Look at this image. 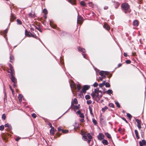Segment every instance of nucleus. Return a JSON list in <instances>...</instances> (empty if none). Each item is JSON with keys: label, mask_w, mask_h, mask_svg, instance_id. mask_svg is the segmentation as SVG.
I'll list each match as a JSON object with an SVG mask.
<instances>
[{"label": "nucleus", "mask_w": 146, "mask_h": 146, "mask_svg": "<svg viewBox=\"0 0 146 146\" xmlns=\"http://www.w3.org/2000/svg\"><path fill=\"white\" fill-rule=\"evenodd\" d=\"M121 7L122 10L125 14L129 13L131 12L130 6L127 3H124L122 4Z\"/></svg>", "instance_id": "1"}, {"label": "nucleus", "mask_w": 146, "mask_h": 146, "mask_svg": "<svg viewBox=\"0 0 146 146\" xmlns=\"http://www.w3.org/2000/svg\"><path fill=\"white\" fill-rule=\"evenodd\" d=\"M25 34L26 36L28 37H32L36 39H38V38L35 34H33L30 32H29L27 30H25Z\"/></svg>", "instance_id": "2"}, {"label": "nucleus", "mask_w": 146, "mask_h": 146, "mask_svg": "<svg viewBox=\"0 0 146 146\" xmlns=\"http://www.w3.org/2000/svg\"><path fill=\"white\" fill-rule=\"evenodd\" d=\"M9 66L10 68V71L9 70V69L7 71L8 73H10L11 74H11H15V72L14 69L12 66L11 64H9Z\"/></svg>", "instance_id": "3"}, {"label": "nucleus", "mask_w": 146, "mask_h": 146, "mask_svg": "<svg viewBox=\"0 0 146 146\" xmlns=\"http://www.w3.org/2000/svg\"><path fill=\"white\" fill-rule=\"evenodd\" d=\"M90 88V86L88 85H84L82 87V92L84 94L86 92V91L88 90Z\"/></svg>", "instance_id": "4"}, {"label": "nucleus", "mask_w": 146, "mask_h": 146, "mask_svg": "<svg viewBox=\"0 0 146 146\" xmlns=\"http://www.w3.org/2000/svg\"><path fill=\"white\" fill-rule=\"evenodd\" d=\"M112 2L113 3V5L116 9H117L120 4V3L115 1V0H112Z\"/></svg>", "instance_id": "5"}, {"label": "nucleus", "mask_w": 146, "mask_h": 146, "mask_svg": "<svg viewBox=\"0 0 146 146\" xmlns=\"http://www.w3.org/2000/svg\"><path fill=\"white\" fill-rule=\"evenodd\" d=\"M16 19V15L13 13H11L10 18V21L11 22H13Z\"/></svg>", "instance_id": "6"}, {"label": "nucleus", "mask_w": 146, "mask_h": 146, "mask_svg": "<svg viewBox=\"0 0 146 146\" xmlns=\"http://www.w3.org/2000/svg\"><path fill=\"white\" fill-rule=\"evenodd\" d=\"M15 75V74L11 75V79L13 84H17V80L14 76Z\"/></svg>", "instance_id": "7"}, {"label": "nucleus", "mask_w": 146, "mask_h": 146, "mask_svg": "<svg viewBox=\"0 0 146 146\" xmlns=\"http://www.w3.org/2000/svg\"><path fill=\"white\" fill-rule=\"evenodd\" d=\"M105 137L104 135L102 133H99V135L97 136V138L98 140H101L103 139Z\"/></svg>", "instance_id": "8"}, {"label": "nucleus", "mask_w": 146, "mask_h": 146, "mask_svg": "<svg viewBox=\"0 0 146 146\" xmlns=\"http://www.w3.org/2000/svg\"><path fill=\"white\" fill-rule=\"evenodd\" d=\"M58 132H57L56 134V136H57L56 137H59L61 135L62 133H59V132H60V131H62V132L63 130V129H61V127H59L58 128Z\"/></svg>", "instance_id": "9"}, {"label": "nucleus", "mask_w": 146, "mask_h": 146, "mask_svg": "<svg viewBox=\"0 0 146 146\" xmlns=\"http://www.w3.org/2000/svg\"><path fill=\"white\" fill-rule=\"evenodd\" d=\"M109 74V72L107 71H102L100 72L99 74L100 75L102 76L104 75H108Z\"/></svg>", "instance_id": "10"}, {"label": "nucleus", "mask_w": 146, "mask_h": 146, "mask_svg": "<svg viewBox=\"0 0 146 146\" xmlns=\"http://www.w3.org/2000/svg\"><path fill=\"white\" fill-rule=\"evenodd\" d=\"M135 120L137 123V127L138 128L140 129L141 128V121L137 119H136Z\"/></svg>", "instance_id": "11"}, {"label": "nucleus", "mask_w": 146, "mask_h": 146, "mask_svg": "<svg viewBox=\"0 0 146 146\" xmlns=\"http://www.w3.org/2000/svg\"><path fill=\"white\" fill-rule=\"evenodd\" d=\"M8 31V29H6L3 31L1 32L0 34L1 35H4V37L6 38V37L7 36V33Z\"/></svg>", "instance_id": "12"}, {"label": "nucleus", "mask_w": 146, "mask_h": 146, "mask_svg": "<svg viewBox=\"0 0 146 146\" xmlns=\"http://www.w3.org/2000/svg\"><path fill=\"white\" fill-rule=\"evenodd\" d=\"M29 17L34 18L36 17L35 12L31 11V13L29 14Z\"/></svg>", "instance_id": "13"}, {"label": "nucleus", "mask_w": 146, "mask_h": 146, "mask_svg": "<svg viewBox=\"0 0 146 146\" xmlns=\"http://www.w3.org/2000/svg\"><path fill=\"white\" fill-rule=\"evenodd\" d=\"M82 17L80 16H78L77 19L78 23L81 24L82 23Z\"/></svg>", "instance_id": "14"}, {"label": "nucleus", "mask_w": 146, "mask_h": 146, "mask_svg": "<svg viewBox=\"0 0 146 146\" xmlns=\"http://www.w3.org/2000/svg\"><path fill=\"white\" fill-rule=\"evenodd\" d=\"M91 95L93 98L95 97H98L99 96V93H95L93 92L91 94Z\"/></svg>", "instance_id": "15"}, {"label": "nucleus", "mask_w": 146, "mask_h": 146, "mask_svg": "<svg viewBox=\"0 0 146 146\" xmlns=\"http://www.w3.org/2000/svg\"><path fill=\"white\" fill-rule=\"evenodd\" d=\"M104 27L108 31L110 29V27L106 23H105L104 25Z\"/></svg>", "instance_id": "16"}, {"label": "nucleus", "mask_w": 146, "mask_h": 146, "mask_svg": "<svg viewBox=\"0 0 146 146\" xmlns=\"http://www.w3.org/2000/svg\"><path fill=\"white\" fill-rule=\"evenodd\" d=\"M77 113L79 115L80 117L82 118H84V115L83 113L81 112L80 110L77 111Z\"/></svg>", "instance_id": "17"}, {"label": "nucleus", "mask_w": 146, "mask_h": 146, "mask_svg": "<svg viewBox=\"0 0 146 146\" xmlns=\"http://www.w3.org/2000/svg\"><path fill=\"white\" fill-rule=\"evenodd\" d=\"M78 103L77 100L76 98H75L74 100L71 102V106H74V104H77Z\"/></svg>", "instance_id": "18"}, {"label": "nucleus", "mask_w": 146, "mask_h": 146, "mask_svg": "<svg viewBox=\"0 0 146 146\" xmlns=\"http://www.w3.org/2000/svg\"><path fill=\"white\" fill-rule=\"evenodd\" d=\"M139 25L138 21L137 20H135L133 23V25L135 27H137Z\"/></svg>", "instance_id": "19"}, {"label": "nucleus", "mask_w": 146, "mask_h": 146, "mask_svg": "<svg viewBox=\"0 0 146 146\" xmlns=\"http://www.w3.org/2000/svg\"><path fill=\"white\" fill-rule=\"evenodd\" d=\"M78 49L79 51L83 53L85 52H86L85 49L84 48L79 46L78 47Z\"/></svg>", "instance_id": "20"}, {"label": "nucleus", "mask_w": 146, "mask_h": 146, "mask_svg": "<svg viewBox=\"0 0 146 146\" xmlns=\"http://www.w3.org/2000/svg\"><path fill=\"white\" fill-rule=\"evenodd\" d=\"M10 62L11 63H13L14 60V58L13 56L11 54H10Z\"/></svg>", "instance_id": "21"}, {"label": "nucleus", "mask_w": 146, "mask_h": 146, "mask_svg": "<svg viewBox=\"0 0 146 146\" xmlns=\"http://www.w3.org/2000/svg\"><path fill=\"white\" fill-rule=\"evenodd\" d=\"M71 107L74 109L75 110H77L79 109L80 107V104H78L77 106L74 105L73 106H72Z\"/></svg>", "instance_id": "22"}, {"label": "nucleus", "mask_w": 146, "mask_h": 146, "mask_svg": "<svg viewBox=\"0 0 146 146\" xmlns=\"http://www.w3.org/2000/svg\"><path fill=\"white\" fill-rule=\"evenodd\" d=\"M140 143H141L142 144V146L143 145H146V142L145 140L143 139L139 141V144H140Z\"/></svg>", "instance_id": "23"}, {"label": "nucleus", "mask_w": 146, "mask_h": 146, "mask_svg": "<svg viewBox=\"0 0 146 146\" xmlns=\"http://www.w3.org/2000/svg\"><path fill=\"white\" fill-rule=\"evenodd\" d=\"M49 24H50V26L52 28H55L56 27V25L54 24L53 23H52V22H51V21H50Z\"/></svg>", "instance_id": "24"}, {"label": "nucleus", "mask_w": 146, "mask_h": 146, "mask_svg": "<svg viewBox=\"0 0 146 146\" xmlns=\"http://www.w3.org/2000/svg\"><path fill=\"white\" fill-rule=\"evenodd\" d=\"M105 135L108 138L111 139L112 138L111 135L110 134H109L108 132H106L105 133Z\"/></svg>", "instance_id": "25"}, {"label": "nucleus", "mask_w": 146, "mask_h": 146, "mask_svg": "<svg viewBox=\"0 0 146 146\" xmlns=\"http://www.w3.org/2000/svg\"><path fill=\"white\" fill-rule=\"evenodd\" d=\"M135 134L136 137L137 139H138L139 138V136L138 135V133L137 130H135Z\"/></svg>", "instance_id": "26"}, {"label": "nucleus", "mask_w": 146, "mask_h": 146, "mask_svg": "<svg viewBox=\"0 0 146 146\" xmlns=\"http://www.w3.org/2000/svg\"><path fill=\"white\" fill-rule=\"evenodd\" d=\"M54 127H52L51 128L50 131V133L51 135H53L54 134Z\"/></svg>", "instance_id": "27"}, {"label": "nucleus", "mask_w": 146, "mask_h": 146, "mask_svg": "<svg viewBox=\"0 0 146 146\" xmlns=\"http://www.w3.org/2000/svg\"><path fill=\"white\" fill-rule=\"evenodd\" d=\"M102 143L104 145H107L108 144V141L106 139H103L102 141Z\"/></svg>", "instance_id": "28"}, {"label": "nucleus", "mask_w": 146, "mask_h": 146, "mask_svg": "<svg viewBox=\"0 0 146 146\" xmlns=\"http://www.w3.org/2000/svg\"><path fill=\"white\" fill-rule=\"evenodd\" d=\"M69 2L72 4L75 5L76 4V0H68Z\"/></svg>", "instance_id": "29"}, {"label": "nucleus", "mask_w": 146, "mask_h": 146, "mask_svg": "<svg viewBox=\"0 0 146 146\" xmlns=\"http://www.w3.org/2000/svg\"><path fill=\"white\" fill-rule=\"evenodd\" d=\"M80 5L82 6L86 7V5L84 1H81L80 2Z\"/></svg>", "instance_id": "30"}, {"label": "nucleus", "mask_w": 146, "mask_h": 146, "mask_svg": "<svg viewBox=\"0 0 146 146\" xmlns=\"http://www.w3.org/2000/svg\"><path fill=\"white\" fill-rule=\"evenodd\" d=\"M36 29L37 30H38L39 31L41 32V29L40 28V25H38L37 26H35Z\"/></svg>", "instance_id": "31"}, {"label": "nucleus", "mask_w": 146, "mask_h": 146, "mask_svg": "<svg viewBox=\"0 0 146 146\" xmlns=\"http://www.w3.org/2000/svg\"><path fill=\"white\" fill-rule=\"evenodd\" d=\"M6 118V115L5 113H4L2 115V119L3 120H5Z\"/></svg>", "instance_id": "32"}, {"label": "nucleus", "mask_w": 146, "mask_h": 146, "mask_svg": "<svg viewBox=\"0 0 146 146\" xmlns=\"http://www.w3.org/2000/svg\"><path fill=\"white\" fill-rule=\"evenodd\" d=\"M108 107L106 106L104 108H103L102 109V111L103 112H104L105 111L108 109Z\"/></svg>", "instance_id": "33"}, {"label": "nucleus", "mask_w": 146, "mask_h": 146, "mask_svg": "<svg viewBox=\"0 0 146 146\" xmlns=\"http://www.w3.org/2000/svg\"><path fill=\"white\" fill-rule=\"evenodd\" d=\"M5 127H9L10 129L12 127L11 126H10L9 124L8 123H7L5 125Z\"/></svg>", "instance_id": "34"}, {"label": "nucleus", "mask_w": 146, "mask_h": 146, "mask_svg": "<svg viewBox=\"0 0 146 146\" xmlns=\"http://www.w3.org/2000/svg\"><path fill=\"white\" fill-rule=\"evenodd\" d=\"M113 93V91L111 90H108L107 91V93L108 94H112Z\"/></svg>", "instance_id": "35"}, {"label": "nucleus", "mask_w": 146, "mask_h": 146, "mask_svg": "<svg viewBox=\"0 0 146 146\" xmlns=\"http://www.w3.org/2000/svg\"><path fill=\"white\" fill-rule=\"evenodd\" d=\"M17 22L18 24L21 25L22 24V22L19 19H17Z\"/></svg>", "instance_id": "36"}, {"label": "nucleus", "mask_w": 146, "mask_h": 146, "mask_svg": "<svg viewBox=\"0 0 146 146\" xmlns=\"http://www.w3.org/2000/svg\"><path fill=\"white\" fill-rule=\"evenodd\" d=\"M81 88V86L80 84H78L77 85V90H77L78 92L80 90Z\"/></svg>", "instance_id": "37"}, {"label": "nucleus", "mask_w": 146, "mask_h": 146, "mask_svg": "<svg viewBox=\"0 0 146 146\" xmlns=\"http://www.w3.org/2000/svg\"><path fill=\"white\" fill-rule=\"evenodd\" d=\"M87 137L89 139H92V136L90 135V133H88L87 135Z\"/></svg>", "instance_id": "38"}, {"label": "nucleus", "mask_w": 146, "mask_h": 146, "mask_svg": "<svg viewBox=\"0 0 146 146\" xmlns=\"http://www.w3.org/2000/svg\"><path fill=\"white\" fill-rule=\"evenodd\" d=\"M5 136H6L5 134H3L2 135V137L3 140L6 141L7 139V137H4Z\"/></svg>", "instance_id": "39"}, {"label": "nucleus", "mask_w": 146, "mask_h": 146, "mask_svg": "<svg viewBox=\"0 0 146 146\" xmlns=\"http://www.w3.org/2000/svg\"><path fill=\"white\" fill-rule=\"evenodd\" d=\"M85 98L86 100L89 99L90 98V96L88 95H86L85 96Z\"/></svg>", "instance_id": "40"}, {"label": "nucleus", "mask_w": 146, "mask_h": 146, "mask_svg": "<svg viewBox=\"0 0 146 146\" xmlns=\"http://www.w3.org/2000/svg\"><path fill=\"white\" fill-rule=\"evenodd\" d=\"M92 121L94 123V124L95 125H96L97 124V122L94 119H92Z\"/></svg>", "instance_id": "41"}, {"label": "nucleus", "mask_w": 146, "mask_h": 146, "mask_svg": "<svg viewBox=\"0 0 146 146\" xmlns=\"http://www.w3.org/2000/svg\"><path fill=\"white\" fill-rule=\"evenodd\" d=\"M127 116L130 119H131L132 117V116L129 113H127Z\"/></svg>", "instance_id": "42"}, {"label": "nucleus", "mask_w": 146, "mask_h": 146, "mask_svg": "<svg viewBox=\"0 0 146 146\" xmlns=\"http://www.w3.org/2000/svg\"><path fill=\"white\" fill-rule=\"evenodd\" d=\"M43 13L45 15H46L47 13V11L46 9H44L43 10Z\"/></svg>", "instance_id": "43"}, {"label": "nucleus", "mask_w": 146, "mask_h": 146, "mask_svg": "<svg viewBox=\"0 0 146 146\" xmlns=\"http://www.w3.org/2000/svg\"><path fill=\"white\" fill-rule=\"evenodd\" d=\"M4 129V127L3 125H1L0 126V130L2 131H3Z\"/></svg>", "instance_id": "44"}, {"label": "nucleus", "mask_w": 146, "mask_h": 146, "mask_svg": "<svg viewBox=\"0 0 146 146\" xmlns=\"http://www.w3.org/2000/svg\"><path fill=\"white\" fill-rule=\"evenodd\" d=\"M82 138L85 141H87V137L86 135H84L82 137Z\"/></svg>", "instance_id": "45"}, {"label": "nucleus", "mask_w": 146, "mask_h": 146, "mask_svg": "<svg viewBox=\"0 0 146 146\" xmlns=\"http://www.w3.org/2000/svg\"><path fill=\"white\" fill-rule=\"evenodd\" d=\"M109 106L110 107L114 108V105L112 103H111L109 104Z\"/></svg>", "instance_id": "46"}, {"label": "nucleus", "mask_w": 146, "mask_h": 146, "mask_svg": "<svg viewBox=\"0 0 146 146\" xmlns=\"http://www.w3.org/2000/svg\"><path fill=\"white\" fill-rule=\"evenodd\" d=\"M106 87H110V85L109 83L106 82L105 85Z\"/></svg>", "instance_id": "47"}, {"label": "nucleus", "mask_w": 146, "mask_h": 146, "mask_svg": "<svg viewBox=\"0 0 146 146\" xmlns=\"http://www.w3.org/2000/svg\"><path fill=\"white\" fill-rule=\"evenodd\" d=\"M94 91V92L99 93V89L98 88L95 89Z\"/></svg>", "instance_id": "48"}, {"label": "nucleus", "mask_w": 146, "mask_h": 146, "mask_svg": "<svg viewBox=\"0 0 146 146\" xmlns=\"http://www.w3.org/2000/svg\"><path fill=\"white\" fill-rule=\"evenodd\" d=\"M88 4L90 7H92L94 5L92 2H90Z\"/></svg>", "instance_id": "49"}, {"label": "nucleus", "mask_w": 146, "mask_h": 146, "mask_svg": "<svg viewBox=\"0 0 146 146\" xmlns=\"http://www.w3.org/2000/svg\"><path fill=\"white\" fill-rule=\"evenodd\" d=\"M115 104H116V105L118 107V108H120V105H119V102H116L115 103Z\"/></svg>", "instance_id": "50"}, {"label": "nucleus", "mask_w": 146, "mask_h": 146, "mask_svg": "<svg viewBox=\"0 0 146 146\" xmlns=\"http://www.w3.org/2000/svg\"><path fill=\"white\" fill-rule=\"evenodd\" d=\"M92 102L91 100H88L87 101V103L88 104H91L92 103Z\"/></svg>", "instance_id": "51"}, {"label": "nucleus", "mask_w": 146, "mask_h": 146, "mask_svg": "<svg viewBox=\"0 0 146 146\" xmlns=\"http://www.w3.org/2000/svg\"><path fill=\"white\" fill-rule=\"evenodd\" d=\"M31 116L34 118H35L36 117V114L35 113H33L31 114Z\"/></svg>", "instance_id": "52"}, {"label": "nucleus", "mask_w": 146, "mask_h": 146, "mask_svg": "<svg viewBox=\"0 0 146 146\" xmlns=\"http://www.w3.org/2000/svg\"><path fill=\"white\" fill-rule=\"evenodd\" d=\"M98 85V84L96 82H95L93 85V86L94 87H97Z\"/></svg>", "instance_id": "53"}, {"label": "nucleus", "mask_w": 146, "mask_h": 146, "mask_svg": "<svg viewBox=\"0 0 146 146\" xmlns=\"http://www.w3.org/2000/svg\"><path fill=\"white\" fill-rule=\"evenodd\" d=\"M131 61L129 60H127L125 61V63L127 64H129L130 63Z\"/></svg>", "instance_id": "54"}, {"label": "nucleus", "mask_w": 146, "mask_h": 146, "mask_svg": "<svg viewBox=\"0 0 146 146\" xmlns=\"http://www.w3.org/2000/svg\"><path fill=\"white\" fill-rule=\"evenodd\" d=\"M68 131L66 130H63L62 132L64 133H67L68 132Z\"/></svg>", "instance_id": "55"}, {"label": "nucleus", "mask_w": 146, "mask_h": 146, "mask_svg": "<svg viewBox=\"0 0 146 146\" xmlns=\"http://www.w3.org/2000/svg\"><path fill=\"white\" fill-rule=\"evenodd\" d=\"M9 87H10V88L11 89V90L12 94L13 95H14V91L13 90V89H12L11 87L10 86Z\"/></svg>", "instance_id": "56"}, {"label": "nucleus", "mask_w": 146, "mask_h": 146, "mask_svg": "<svg viewBox=\"0 0 146 146\" xmlns=\"http://www.w3.org/2000/svg\"><path fill=\"white\" fill-rule=\"evenodd\" d=\"M141 136L142 138L144 137V133L142 131L141 132Z\"/></svg>", "instance_id": "57"}, {"label": "nucleus", "mask_w": 146, "mask_h": 146, "mask_svg": "<svg viewBox=\"0 0 146 146\" xmlns=\"http://www.w3.org/2000/svg\"><path fill=\"white\" fill-rule=\"evenodd\" d=\"M21 139V137H18L17 138L15 139V141H18L19 140H20Z\"/></svg>", "instance_id": "58"}, {"label": "nucleus", "mask_w": 146, "mask_h": 146, "mask_svg": "<svg viewBox=\"0 0 146 146\" xmlns=\"http://www.w3.org/2000/svg\"><path fill=\"white\" fill-rule=\"evenodd\" d=\"M99 86L101 88H102V87L104 86V85H103V84L102 83V84H100L99 85Z\"/></svg>", "instance_id": "59"}, {"label": "nucleus", "mask_w": 146, "mask_h": 146, "mask_svg": "<svg viewBox=\"0 0 146 146\" xmlns=\"http://www.w3.org/2000/svg\"><path fill=\"white\" fill-rule=\"evenodd\" d=\"M80 121L82 122H84V118H82L80 119Z\"/></svg>", "instance_id": "60"}, {"label": "nucleus", "mask_w": 146, "mask_h": 146, "mask_svg": "<svg viewBox=\"0 0 146 146\" xmlns=\"http://www.w3.org/2000/svg\"><path fill=\"white\" fill-rule=\"evenodd\" d=\"M48 125L50 126V127H51V128H52V127H53L52 126V125L51 124V123H48Z\"/></svg>", "instance_id": "61"}, {"label": "nucleus", "mask_w": 146, "mask_h": 146, "mask_svg": "<svg viewBox=\"0 0 146 146\" xmlns=\"http://www.w3.org/2000/svg\"><path fill=\"white\" fill-rule=\"evenodd\" d=\"M89 110H90V113H91V114H92V109L90 107H89Z\"/></svg>", "instance_id": "62"}, {"label": "nucleus", "mask_w": 146, "mask_h": 146, "mask_svg": "<svg viewBox=\"0 0 146 146\" xmlns=\"http://www.w3.org/2000/svg\"><path fill=\"white\" fill-rule=\"evenodd\" d=\"M122 118L123 120L125 121L126 122V123H127V121L126 120L125 118L124 117H122Z\"/></svg>", "instance_id": "63"}, {"label": "nucleus", "mask_w": 146, "mask_h": 146, "mask_svg": "<svg viewBox=\"0 0 146 146\" xmlns=\"http://www.w3.org/2000/svg\"><path fill=\"white\" fill-rule=\"evenodd\" d=\"M71 87L73 88H76L75 86L74 85H71Z\"/></svg>", "instance_id": "64"}]
</instances>
